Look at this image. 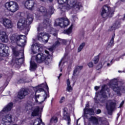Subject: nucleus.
Instances as JSON below:
<instances>
[{"instance_id": "nucleus-1", "label": "nucleus", "mask_w": 125, "mask_h": 125, "mask_svg": "<svg viewBox=\"0 0 125 125\" xmlns=\"http://www.w3.org/2000/svg\"><path fill=\"white\" fill-rule=\"evenodd\" d=\"M37 90L36 92H42V95L35 94V99L36 103L42 104L45 99L49 97V92H48V86L47 84H42L36 87Z\"/></svg>"}, {"instance_id": "nucleus-2", "label": "nucleus", "mask_w": 125, "mask_h": 125, "mask_svg": "<svg viewBox=\"0 0 125 125\" xmlns=\"http://www.w3.org/2000/svg\"><path fill=\"white\" fill-rule=\"evenodd\" d=\"M34 19V16L32 14H28L27 15V19L24 18L19 20L17 23V27L20 30H23L25 31V34L28 35V32L30 31L29 25L32 24Z\"/></svg>"}, {"instance_id": "nucleus-3", "label": "nucleus", "mask_w": 125, "mask_h": 125, "mask_svg": "<svg viewBox=\"0 0 125 125\" xmlns=\"http://www.w3.org/2000/svg\"><path fill=\"white\" fill-rule=\"evenodd\" d=\"M59 4H63L67 9L72 8L76 9L77 11L80 9V3L78 2V0H57Z\"/></svg>"}, {"instance_id": "nucleus-4", "label": "nucleus", "mask_w": 125, "mask_h": 125, "mask_svg": "<svg viewBox=\"0 0 125 125\" xmlns=\"http://www.w3.org/2000/svg\"><path fill=\"white\" fill-rule=\"evenodd\" d=\"M26 36L13 34L10 37V40L13 43H16L19 46H24L26 44Z\"/></svg>"}, {"instance_id": "nucleus-5", "label": "nucleus", "mask_w": 125, "mask_h": 125, "mask_svg": "<svg viewBox=\"0 0 125 125\" xmlns=\"http://www.w3.org/2000/svg\"><path fill=\"white\" fill-rule=\"evenodd\" d=\"M94 112H93V109L91 108H85L84 109V116L90 122H92L93 124L97 125L98 124V120L95 117L90 116L91 115H93Z\"/></svg>"}, {"instance_id": "nucleus-6", "label": "nucleus", "mask_w": 125, "mask_h": 125, "mask_svg": "<svg viewBox=\"0 0 125 125\" xmlns=\"http://www.w3.org/2000/svg\"><path fill=\"white\" fill-rule=\"evenodd\" d=\"M52 59V56L49 55L47 57H45L42 53H39L36 56V61L38 63H42L44 62L46 65L49 64L50 62V59Z\"/></svg>"}, {"instance_id": "nucleus-7", "label": "nucleus", "mask_w": 125, "mask_h": 125, "mask_svg": "<svg viewBox=\"0 0 125 125\" xmlns=\"http://www.w3.org/2000/svg\"><path fill=\"white\" fill-rule=\"evenodd\" d=\"M5 8L8 11L14 13V12H16L19 9V5L16 2L11 1L5 3Z\"/></svg>"}, {"instance_id": "nucleus-8", "label": "nucleus", "mask_w": 125, "mask_h": 125, "mask_svg": "<svg viewBox=\"0 0 125 125\" xmlns=\"http://www.w3.org/2000/svg\"><path fill=\"white\" fill-rule=\"evenodd\" d=\"M113 83L112 85L111 86V88L116 92L118 95H121V93H124L125 92V86L122 85V86H118L116 84H115V83H117L118 81L117 80H112Z\"/></svg>"}, {"instance_id": "nucleus-9", "label": "nucleus", "mask_w": 125, "mask_h": 125, "mask_svg": "<svg viewBox=\"0 0 125 125\" xmlns=\"http://www.w3.org/2000/svg\"><path fill=\"white\" fill-rule=\"evenodd\" d=\"M112 12H111V8L108 5H104L102 8L101 16L104 19H107L109 17H112Z\"/></svg>"}, {"instance_id": "nucleus-10", "label": "nucleus", "mask_w": 125, "mask_h": 125, "mask_svg": "<svg viewBox=\"0 0 125 125\" xmlns=\"http://www.w3.org/2000/svg\"><path fill=\"white\" fill-rule=\"evenodd\" d=\"M106 108L108 115H112L113 111L116 109V102L114 100H109L107 101Z\"/></svg>"}, {"instance_id": "nucleus-11", "label": "nucleus", "mask_w": 125, "mask_h": 125, "mask_svg": "<svg viewBox=\"0 0 125 125\" xmlns=\"http://www.w3.org/2000/svg\"><path fill=\"white\" fill-rule=\"evenodd\" d=\"M12 50H13V54H14V55L15 56H19V55H21V58H20L19 59H17L15 60V63L16 64H17V65H21V64H22V63H23V53H19V52H18V50L17 49V47H13L12 48Z\"/></svg>"}, {"instance_id": "nucleus-12", "label": "nucleus", "mask_w": 125, "mask_h": 125, "mask_svg": "<svg viewBox=\"0 0 125 125\" xmlns=\"http://www.w3.org/2000/svg\"><path fill=\"white\" fill-rule=\"evenodd\" d=\"M70 22L68 19H59L56 21V23H55V26H60L61 28H65L68 26Z\"/></svg>"}, {"instance_id": "nucleus-13", "label": "nucleus", "mask_w": 125, "mask_h": 125, "mask_svg": "<svg viewBox=\"0 0 125 125\" xmlns=\"http://www.w3.org/2000/svg\"><path fill=\"white\" fill-rule=\"evenodd\" d=\"M50 37V36H49V34L45 32H41L38 34L37 39L38 41H40V42H42L46 43V42H48Z\"/></svg>"}, {"instance_id": "nucleus-14", "label": "nucleus", "mask_w": 125, "mask_h": 125, "mask_svg": "<svg viewBox=\"0 0 125 125\" xmlns=\"http://www.w3.org/2000/svg\"><path fill=\"white\" fill-rule=\"evenodd\" d=\"M38 11L41 12V13L43 15V16L45 17V16H47L48 14H53L54 13V8L53 7H50L49 8V11L47 12V10L44 7H41L39 9H38Z\"/></svg>"}, {"instance_id": "nucleus-15", "label": "nucleus", "mask_w": 125, "mask_h": 125, "mask_svg": "<svg viewBox=\"0 0 125 125\" xmlns=\"http://www.w3.org/2000/svg\"><path fill=\"white\" fill-rule=\"evenodd\" d=\"M12 122V116L10 114L6 115L2 118L1 123L3 125H9Z\"/></svg>"}, {"instance_id": "nucleus-16", "label": "nucleus", "mask_w": 125, "mask_h": 125, "mask_svg": "<svg viewBox=\"0 0 125 125\" xmlns=\"http://www.w3.org/2000/svg\"><path fill=\"white\" fill-rule=\"evenodd\" d=\"M106 85H104L102 86V89L100 93H98L97 95H96V97H98V95H101L104 98H106L108 96H110V93H109V89L107 88L106 90Z\"/></svg>"}, {"instance_id": "nucleus-17", "label": "nucleus", "mask_w": 125, "mask_h": 125, "mask_svg": "<svg viewBox=\"0 0 125 125\" xmlns=\"http://www.w3.org/2000/svg\"><path fill=\"white\" fill-rule=\"evenodd\" d=\"M6 48H8V47L5 46V45L0 43V56L3 57H6L8 56L9 54L8 53V50H5Z\"/></svg>"}, {"instance_id": "nucleus-18", "label": "nucleus", "mask_w": 125, "mask_h": 125, "mask_svg": "<svg viewBox=\"0 0 125 125\" xmlns=\"http://www.w3.org/2000/svg\"><path fill=\"white\" fill-rule=\"evenodd\" d=\"M24 6L29 10L35 9V1L34 0H27L24 2Z\"/></svg>"}, {"instance_id": "nucleus-19", "label": "nucleus", "mask_w": 125, "mask_h": 125, "mask_svg": "<svg viewBox=\"0 0 125 125\" xmlns=\"http://www.w3.org/2000/svg\"><path fill=\"white\" fill-rule=\"evenodd\" d=\"M3 25L6 29H12V28H13L12 21L8 19L5 18L3 19Z\"/></svg>"}, {"instance_id": "nucleus-20", "label": "nucleus", "mask_w": 125, "mask_h": 125, "mask_svg": "<svg viewBox=\"0 0 125 125\" xmlns=\"http://www.w3.org/2000/svg\"><path fill=\"white\" fill-rule=\"evenodd\" d=\"M13 107V103H9L6 106L3 108L2 110L0 112V116L1 115H3L4 113H6V112H9Z\"/></svg>"}, {"instance_id": "nucleus-21", "label": "nucleus", "mask_w": 125, "mask_h": 125, "mask_svg": "<svg viewBox=\"0 0 125 125\" xmlns=\"http://www.w3.org/2000/svg\"><path fill=\"white\" fill-rule=\"evenodd\" d=\"M49 19L48 18L44 20L43 22L39 25L38 28V31H41V30H42V28H44L45 29L48 26H50V23H49Z\"/></svg>"}, {"instance_id": "nucleus-22", "label": "nucleus", "mask_w": 125, "mask_h": 125, "mask_svg": "<svg viewBox=\"0 0 125 125\" xmlns=\"http://www.w3.org/2000/svg\"><path fill=\"white\" fill-rule=\"evenodd\" d=\"M42 47V45L39 43H35L31 45V49L33 54L37 53V50H40Z\"/></svg>"}, {"instance_id": "nucleus-23", "label": "nucleus", "mask_w": 125, "mask_h": 125, "mask_svg": "<svg viewBox=\"0 0 125 125\" xmlns=\"http://www.w3.org/2000/svg\"><path fill=\"white\" fill-rule=\"evenodd\" d=\"M0 40L3 42H8V36L6 35V32L2 31H0Z\"/></svg>"}, {"instance_id": "nucleus-24", "label": "nucleus", "mask_w": 125, "mask_h": 125, "mask_svg": "<svg viewBox=\"0 0 125 125\" xmlns=\"http://www.w3.org/2000/svg\"><path fill=\"white\" fill-rule=\"evenodd\" d=\"M63 119L67 122V125H71V118L69 113H67L66 111V108H64L63 110Z\"/></svg>"}, {"instance_id": "nucleus-25", "label": "nucleus", "mask_w": 125, "mask_h": 125, "mask_svg": "<svg viewBox=\"0 0 125 125\" xmlns=\"http://www.w3.org/2000/svg\"><path fill=\"white\" fill-rule=\"evenodd\" d=\"M27 95H28V91L26 89H22V90L19 92L18 97L20 99H23L25 98V96Z\"/></svg>"}, {"instance_id": "nucleus-26", "label": "nucleus", "mask_w": 125, "mask_h": 125, "mask_svg": "<svg viewBox=\"0 0 125 125\" xmlns=\"http://www.w3.org/2000/svg\"><path fill=\"white\" fill-rule=\"evenodd\" d=\"M66 91L67 92H72L73 91V87L71 85V83L70 82V80L67 79L66 81Z\"/></svg>"}, {"instance_id": "nucleus-27", "label": "nucleus", "mask_w": 125, "mask_h": 125, "mask_svg": "<svg viewBox=\"0 0 125 125\" xmlns=\"http://www.w3.org/2000/svg\"><path fill=\"white\" fill-rule=\"evenodd\" d=\"M121 27V21H116L115 23L111 26L110 30V31H113V30H116V29H118V28H120Z\"/></svg>"}, {"instance_id": "nucleus-28", "label": "nucleus", "mask_w": 125, "mask_h": 125, "mask_svg": "<svg viewBox=\"0 0 125 125\" xmlns=\"http://www.w3.org/2000/svg\"><path fill=\"white\" fill-rule=\"evenodd\" d=\"M39 112H40V107L39 106L35 107L31 114V116H32V117L38 116V115H39Z\"/></svg>"}, {"instance_id": "nucleus-29", "label": "nucleus", "mask_w": 125, "mask_h": 125, "mask_svg": "<svg viewBox=\"0 0 125 125\" xmlns=\"http://www.w3.org/2000/svg\"><path fill=\"white\" fill-rule=\"evenodd\" d=\"M83 69V66H77L75 67V69L74 70L73 75L74 76H76L77 74H79V72L81 70Z\"/></svg>"}, {"instance_id": "nucleus-30", "label": "nucleus", "mask_w": 125, "mask_h": 125, "mask_svg": "<svg viewBox=\"0 0 125 125\" xmlns=\"http://www.w3.org/2000/svg\"><path fill=\"white\" fill-rule=\"evenodd\" d=\"M37 69V64L35 62L31 61L30 62V71H34Z\"/></svg>"}, {"instance_id": "nucleus-31", "label": "nucleus", "mask_w": 125, "mask_h": 125, "mask_svg": "<svg viewBox=\"0 0 125 125\" xmlns=\"http://www.w3.org/2000/svg\"><path fill=\"white\" fill-rule=\"evenodd\" d=\"M61 42H62L61 39H58L55 43L53 44V47H57L58 46H59V45H60L61 44Z\"/></svg>"}, {"instance_id": "nucleus-32", "label": "nucleus", "mask_w": 125, "mask_h": 125, "mask_svg": "<svg viewBox=\"0 0 125 125\" xmlns=\"http://www.w3.org/2000/svg\"><path fill=\"white\" fill-rule=\"evenodd\" d=\"M33 105H34V104L32 103H27L25 106V109L27 110H32V108H33Z\"/></svg>"}, {"instance_id": "nucleus-33", "label": "nucleus", "mask_w": 125, "mask_h": 125, "mask_svg": "<svg viewBox=\"0 0 125 125\" xmlns=\"http://www.w3.org/2000/svg\"><path fill=\"white\" fill-rule=\"evenodd\" d=\"M72 30H73V24H71L68 29L64 30V33L67 35H70V34L72 33Z\"/></svg>"}, {"instance_id": "nucleus-34", "label": "nucleus", "mask_w": 125, "mask_h": 125, "mask_svg": "<svg viewBox=\"0 0 125 125\" xmlns=\"http://www.w3.org/2000/svg\"><path fill=\"white\" fill-rule=\"evenodd\" d=\"M85 45V43L83 42L80 44L79 46V47L78 48V52H81L82 50H83V47Z\"/></svg>"}, {"instance_id": "nucleus-35", "label": "nucleus", "mask_w": 125, "mask_h": 125, "mask_svg": "<svg viewBox=\"0 0 125 125\" xmlns=\"http://www.w3.org/2000/svg\"><path fill=\"white\" fill-rule=\"evenodd\" d=\"M58 121V119L56 117H52L50 121V124H52V123H54V124H56Z\"/></svg>"}, {"instance_id": "nucleus-36", "label": "nucleus", "mask_w": 125, "mask_h": 125, "mask_svg": "<svg viewBox=\"0 0 125 125\" xmlns=\"http://www.w3.org/2000/svg\"><path fill=\"white\" fill-rule=\"evenodd\" d=\"M114 39H115V35L112 36L111 40L108 44V46H113L114 45Z\"/></svg>"}, {"instance_id": "nucleus-37", "label": "nucleus", "mask_w": 125, "mask_h": 125, "mask_svg": "<svg viewBox=\"0 0 125 125\" xmlns=\"http://www.w3.org/2000/svg\"><path fill=\"white\" fill-rule=\"evenodd\" d=\"M93 61L95 64H97L98 63V61H99V58H98V56L95 57L94 58Z\"/></svg>"}, {"instance_id": "nucleus-38", "label": "nucleus", "mask_w": 125, "mask_h": 125, "mask_svg": "<svg viewBox=\"0 0 125 125\" xmlns=\"http://www.w3.org/2000/svg\"><path fill=\"white\" fill-rule=\"evenodd\" d=\"M64 101L65 97H62L60 100V103H63V102H64Z\"/></svg>"}, {"instance_id": "nucleus-39", "label": "nucleus", "mask_w": 125, "mask_h": 125, "mask_svg": "<svg viewBox=\"0 0 125 125\" xmlns=\"http://www.w3.org/2000/svg\"><path fill=\"white\" fill-rule=\"evenodd\" d=\"M88 66H89V68H92L93 67V63L90 62L88 63Z\"/></svg>"}, {"instance_id": "nucleus-40", "label": "nucleus", "mask_w": 125, "mask_h": 125, "mask_svg": "<svg viewBox=\"0 0 125 125\" xmlns=\"http://www.w3.org/2000/svg\"><path fill=\"white\" fill-rule=\"evenodd\" d=\"M124 104H125V101H123L122 102V103L120 104V105L119 108H121V107H123V105H124Z\"/></svg>"}, {"instance_id": "nucleus-41", "label": "nucleus", "mask_w": 125, "mask_h": 125, "mask_svg": "<svg viewBox=\"0 0 125 125\" xmlns=\"http://www.w3.org/2000/svg\"><path fill=\"white\" fill-rule=\"evenodd\" d=\"M3 90H4V87H0V93H1L2 91H3Z\"/></svg>"}, {"instance_id": "nucleus-42", "label": "nucleus", "mask_w": 125, "mask_h": 125, "mask_svg": "<svg viewBox=\"0 0 125 125\" xmlns=\"http://www.w3.org/2000/svg\"><path fill=\"white\" fill-rule=\"evenodd\" d=\"M18 83H24V81L21 79L19 81Z\"/></svg>"}, {"instance_id": "nucleus-43", "label": "nucleus", "mask_w": 125, "mask_h": 125, "mask_svg": "<svg viewBox=\"0 0 125 125\" xmlns=\"http://www.w3.org/2000/svg\"><path fill=\"white\" fill-rule=\"evenodd\" d=\"M8 84V83L6 82L5 83V84L4 85V87H4V89L5 88V87H6V86H7Z\"/></svg>"}, {"instance_id": "nucleus-44", "label": "nucleus", "mask_w": 125, "mask_h": 125, "mask_svg": "<svg viewBox=\"0 0 125 125\" xmlns=\"http://www.w3.org/2000/svg\"><path fill=\"white\" fill-rule=\"evenodd\" d=\"M100 113H101V110L100 109H98L97 110V114H100Z\"/></svg>"}, {"instance_id": "nucleus-45", "label": "nucleus", "mask_w": 125, "mask_h": 125, "mask_svg": "<svg viewBox=\"0 0 125 125\" xmlns=\"http://www.w3.org/2000/svg\"><path fill=\"white\" fill-rule=\"evenodd\" d=\"M99 88H100L99 86H96L95 87V90H96V91H97V90L99 89Z\"/></svg>"}, {"instance_id": "nucleus-46", "label": "nucleus", "mask_w": 125, "mask_h": 125, "mask_svg": "<svg viewBox=\"0 0 125 125\" xmlns=\"http://www.w3.org/2000/svg\"><path fill=\"white\" fill-rule=\"evenodd\" d=\"M73 19L75 21V20H76V19H78V18H77V17H76V16H73Z\"/></svg>"}, {"instance_id": "nucleus-47", "label": "nucleus", "mask_w": 125, "mask_h": 125, "mask_svg": "<svg viewBox=\"0 0 125 125\" xmlns=\"http://www.w3.org/2000/svg\"><path fill=\"white\" fill-rule=\"evenodd\" d=\"M49 50L50 51H53V47H51V48H50L49 49Z\"/></svg>"}, {"instance_id": "nucleus-48", "label": "nucleus", "mask_w": 125, "mask_h": 125, "mask_svg": "<svg viewBox=\"0 0 125 125\" xmlns=\"http://www.w3.org/2000/svg\"><path fill=\"white\" fill-rule=\"evenodd\" d=\"M62 60H63V59H62V60L59 62V67H60V65H61V63H62Z\"/></svg>"}, {"instance_id": "nucleus-49", "label": "nucleus", "mask_w": 125, "mask_h": 125, "mask_svg": "<svg viewBox=\"0 0 125 125\" xmlns=\"http://www.w3.org/2000/svg\"><path fill=\"white\" fill-rule=\"evenodd\" d=\"M61 76H62V74L61 73V74H60L59 76L58 77V80H60V77H61Z\"/></svg>"}, {"instance_id": "nucleus-50", "label": "nucleus", "mask_w": 125, "mask_h": 125, "mask_svg": "<svg viewBox=\"0 0 125 125\" xmlns=\"http://www.w3.org/2000/svg\"><path fill=\"white\" fill-rule=\"evenodd\" d=\"M42 0V1H45V0H49V1H52V0Z\"/></svg>"}, {"instance_id": "nucleus-51", "label": "nucleus", "mask_w": 125, "mask_h": 125, "mask_svg": "<svg viewBox=\"0 0 125 125\" xmlns=\"http://www.w3.org/2000/svg\"><path fill=\"white\" fill-rule=\"evenodd\" d=\"M53 36H54L55 37H57V34L56 33H53Z\"/></svg>"}, {"instance_id": "nucleus-52", "label": "nucleus", "mask_w": 125, "mask_h": 125, "mask_svg": "<svg viewBox=\"0 0 125 125\" xmlns=\"http://www.w3.org/2000/svg\"><path fill=\"white\" fill-rule=\"evenodd\" d=\"M45 53H46L47 54H48V53H49V52H48V51H47V50H45Z\"/></svg>"}, {"instance_id": "nucleus-53", "label": "nucleus", "mask_w": 125, "mask_h": 125, "mask_svg": "<svg viewBox=\"0 0 125 125\" xmlns=\"http://www.w3.org/2000/svg\"><path fill=\"white\" fill-rule=\"evenodd\" d=\"M86 107H89V104H86Z\"/></svg>"}, {"instance_id": "nucleus-54", "label": "nucleus", "mask_w": 125, "mask_h": 125, "mask_svg": "<svg viewBox=\"0 0 125 125\" xmlns=\"http://www.w3.org/2000/svg\"><path fill=\"white\" fill-rule=\"evenodd\" d=\"M111 65V64L108 63H107V66H108V67L110 66Z\"/></svg>"}, {"instance_id": "nucleus-55", "label": "nucleus", "mask_w": 125, "mask_h": 125, "mask_svg": "<svg viewBox=\"0 0 125 125\" xmlns=\"http://www.w3.org/2000/svg\"><path fill=\"white\" fill-rule=\"evenodd\" d=\"M78 123H79V119L77 120V125H80V124H78Z\"/></svg>"}, {"instance_id": "nucleus-56", "label": "nucleus", "mask_w": 125, "mask_h": 125, "mask_svg": "<svg viewBox=\"0 0 125 125\" xmlns=\"http://www.w3.org/2000/svg\"><path fill=\"white\" fill-rule=\"evenodd\" d=\"M2 77V74H0V79Z\"/></svg>"}, {"instance_id": "nucleus-57", "label": "nucleus", "mask_w": 125, "mask_h": 125, "mask_svg": "<svg viewBox=\"0 0 125 125\" xmlns=\"http://www.w3.org/2000/svg\"><path fill=\"white\" fill-rule=\"evenodd\" d=\"M122 1H125V0H121Z\"/></svg>"}, {"instance_id": "nucleus-58", "label": "nucleus", "mask_w": 125, "mask_h": 125, "mask_svg": "<svg viewBox=\"0 0 125 125\" xmlns=\"http://www.w3.org/2000/svg\"><path fill=\"white\" fill-rule=\"evenodd\" d=\"M60 71H61V72H62V68H61Z\"/></svg>"}, {"instance_id": "nucleus-59", "label": "nucleus", "mask_w": 125, "mask_h": 125, "mask_svg": "<svg viewBox=\"0 0 125 125\" xmlns=\"http://www.w3.org/2000/svg\"><path fill=\"white\" fill-rule=\"evenodd\" d=\"M125 53L123 55V56H125Z\"/></svg>"}, {"instance_id": "nucleus-60", "label": "nucleus", "mask_w": 125, "mask_h": 125, "mask_svg": "<svg viewBox=\"0 0 125 125\" xmlns=\"http://www.w3.org/2000/svg\"><path fill=\"white\" fill-rule=\"evenodd\" d=\"M118 72H119V73H121V71H120V70L118 71Z\"/></svg>"}, {"instance_id": "nucleus-61", "label": "nucleus", "mask_w": 125, "mask_h": 125, "mask_svg": "<svg viewBox=\"0 0 125 125\" xmlns=\"http://www.w3.org/2000/svg\"><path fill=\"white\" fill-rule=\"evenodd\" d=\"M100 0V1H102V0Z\"/></svg>"}, {"instance_id": "nucleus-62", "label": "nucleus", "mask_w": 125, "mask_h": 125, "mask_svg": "<svg viewBox=\"0 0 125 125\" xmlns=\"http://www.w3.org/2000/svg\"><path fill=\"white\" fill-rule=\"evenodd\" d=\"M53 31H55V29H53Z\"/></svg>"}, {"instance_id": "nucleus-63", "label": "nucleus", "mask_w": 125, "mask_h": 125, "mask_svg": "<svg viewBox=\"0 0 125 125\" xmlns=\"http://www.w3.org/2000/svg\"><path fill=\"white\" fill-rule=\"evenodd\" d=\"M51 34H52V32H51Z\"/></svg>"}, {"instance_id": "nucleus-64", "label": "nucleus", "mask_w": 125, "mask_h": 125, "mask_svg": "<svg viewBox=\"0 0 125 125\" xmlns=\"http://www.w3.org/2000/svg\"><path fill=\"white\" fill-rule=\"evenodd\" d=\"M49 125H51V124H49Z\"/></svg>"}]
</instances>
